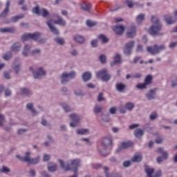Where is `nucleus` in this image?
<instances>
[{"instance_id":"f704fd0d","label":"nucleus","mask_w":177,"mask_h":177,"mask_svg":"<svg viewBox=\"0 0 177 177\" xmlns=\"http://www.w3.org/2000/svg\"><path fill=\"white\" fill-rule=\"evenodd\" d=\"M153 80V77L151 75H147L145 77V83L147 85H150V84H151V81Z\"/></svg>"},{"instance_id":"79ce46f5","label":"nucleus","mask_w":177,"mask_h":177,"mask_svg":"<svg viewBox=\"0 0 177 177\" xmlns=\"http://www.w3.org/2000/svg\"><path fill=\"white\" fill-rule=\"evenodd\" d=\"M12 68L16 71V74H19V71H20V65L12 64Z\"/></svg>"},{"instance_id":"052dcab7","label":"nucleus","mask_w":177,"mask_h":177,"mask_svg":"<svg viewBox=\"0 0 177 177\" xmlns=\"http://www.w3.org/2000/svg\"><path fill=\"white\" fill-rule=\"evenodd\" d=\"M4 77L7 80H9L10 78V74L8 72H4Z\"/></svg>"},{"instance_id":"ea45409f","label":"nucleus","mask_w":177,"mask_h":177,"mask_svg":"<svg viewBox=\"0 0 177 177\" xmlns=\"http://www.w3.org/2000/svg\"><path fill=\"white\" fill-rule=\"evenodd\" d=\"M97 23L95 22V21H93L91 20H87L86 21V25L88 26V27H93L95 26H96Z\"/></svg>"},{"instance_id":"49530a36","label":"nucleus","mask_w":177,"mask_h":177,"mask_svg":"<svg viewBox=\"0 0 177 177\" xmlns=\"http://www.w3.org/2000/svg\"><path fill=\"white\" fill-rule=\"evenodd\" d=\"M125 3H127L128 8H133V2H132V0H126Z\"/></svg>"},{"instance_id":"b1692460","label":"nucleus","mask_w":177,"mask_h":177,"mask_svg":"<svg viewBox=\"0 0 177 177\" xmlns=\"http://www.w3.org/2000/svg\"><path fill=\"white\" fill-rule=\"evenodd\" d=\"M21 49V44L19 42H17L12 45L11 50L14 52H19Z\"/></svg>"},{"instance_id":"8fccbe9b","label":"nucleus","mask_w":177,"mask_h":177,"mask_svg":"<svg viewBox=\"0 0 177 177\" xmlns=\"http://www.w3.org/2000/svg\"><path fill=\"white\" fill-rule=\"evenodd\" d=\"M102 120L104 121V122H110V117L109 115H102Z\"/></svg>"},{"instance_id":"f3484780","label":"nucleus","mask_w":177,"mask_h":177,"mask_svg":"<svg viewBox=\"0 0 177 177\" xmlns=\"http://www.w3.org/2000/svg\"><path fill=\"white\" fill-rule=\"evenodd\" d=\"M10 8V1H8L6 5V8L0 15V17H6V16H8V13H9Z\"/></svg>"},{"instance_id":"423d86ee","label":"nucleus","mask_w":177,"mask_h":177,"mask_svg":"<svg viewBox=\"0 0 177 177\" xmlns=\"http://www.w3.org/2000/svg\"><path fill=\"white\" fill-rule=\"evenodd\" d=\"M164 49H165V46L162 45L158 46L157 44L153 46H149L147 48V52L151 53V55H157V53H160V52H161V50H164Z\"/></svg>"},{"instance_id":"864d4df0","label":"nucleus","mask_w":177,"mask_h":177,"mask_svg":"<svg viewBox=\"0 0 177 177\" xmlns=\"http://www.w3.org/2000/svg\"><path fill=\"white\" fill-rule=\"evenodd\" d=\"M91 46L93 47V48H96V46H97V40L96 39H93L91 41Z\"/></svg>"},{"instance_id":"39448f33","label":"nucleus","mask_w":177,"mask_h":177,"mask_svg":"<svg viewBox=\"0 0 177 177\" xmlns=\"http://www.w3.org/2000/svg\"><path fill=\"white\" fill-rule=\"evenodd\" d=\"M41 39V33L35 32V33H26L21 37L22 41H28V39H33V41H39Z\"/></svg>"},{"instance_id":"ddd939ff","label":"nucleus","mask_w":177,"mask_h":177,"mask_svg":"<svg viewBox=\"0 0 177 177\" xmlns=\"http://www.w3.org/2000/svg\"><path fill=\"white\" fill-rule=\"evenodd\" d=\"M30 71H32L34 78L35 79H39L41 77H42V75H46V72H45L42 68H39L37 73H35L34 71H32V67H30Z\"/></svg>"},{"instance_id":"5fc2aeb1","label":"nucleus","mask_w":177,"mask_h":177,"mask_svg":"<svg viewBox=\"0 0 177 177\" xmlns=\"http://www.w3.org/2000/svg\"><path fill=\"white\" fill-rule=\"evenodd\" d=\"M157 118V113L153 112L150 115V119L151 120H156Z\"/></svg>"},{"instance_id":"58836bf2","label":"nucleus","mask_w":177,"mask_h":177,"mask_svg":"<svg viewBox=\"0 0 177 177\" xmlns=\"http://www.w3.org/2000/svg\"><path fill=\"white\" fill-rule=\"evenodd\" d=\"M3 59L4 60H10V59H12V53H6L3 55Z\"/></svg>"},{"instance_id":"dca6fc26","label":"nucleus","mask_w":177,"mask_h":177,"mask_svg":"<svg viewBox=\"0 0 177 177\" xmlns=\"http://www.w3.org/2000/svg\"><path fill=\"white\" fill-rule=\"evenodd\" d=\"M113 31L117 34L118 35H121L125 30V28H124V26H115L112 27Z\"/></svg>"},{"instance_id":"9d476101","label":"nucleus","mask_w":177,"mask_h":177,"mask_svg":"<svg viewBox=\"0 0 177 177\" xmlns=\"http://www.w3.org/2000/svg\"><path fill=\"white\" fill-rule=\"evenodd\" d=\"M156 151L162 156L157 158V162H162L164 160H167V158H168V153L167 151H164L162 148H158Z\"/></svg>"},{"instance_id":"cd10ccee","label":"nucleus","mask_w":177,"mask_h":177,"mask_svg":"<svg viewBox=\"0 0 177 177\" xmlns=\"http://www.w3.org/2000/svg\"><path fill=\"white\" fill-rule=\"evenodd\" d=\"M117 63H121V55H116L114 57V62L111 63V66H114V64Z\"/></svg>"},{"instance_id":"3c124183","label":"nucleus","mask_w":177,"mask_h":177,"mask_svg":"<svg viewBox=\"0 0 177 177\" xmlns=\"http://www.w3.org/2000/svg\"><path fill=\"white\" fill-rule=\"evenodd\" d=\"M1 171L3 174H8V172H10V169L6 167V166H3V169H1Z\"/></svg>"},{"instance_id":"4c0bfd02","label":"nucleus","mask_w":177,"mask_h":177,"mask_svg":"<svg viewBox=\"0 0 177 177\" xmlns=\"http://www.w3.org/2000/svg\"><path fill=\"white\" fill-rule=\"evenodd\" d=\"M99 39L102 40V42L103 44H106V42H109V39H107V37H106V36L103 35H100L98 36Z\"/></svg>"},{"instance_id":"69168bd1","label":"nucleus","mask_w":177,"mask_h":177,"mask_svg":"<svg viewBox=\"0 0 177 177\" xmlns=\"http://www.w3.org/2000/svg\"><path fill=\"white\" fill-rule=\"evenodd\" d=\"M41 176H42L43 177H50V176L49 174H48L46 173V171H42V172H41Z\"/></svg>"},{"instance_id":"7ed1b4c3","label":"nucleus","mask_w":177,"mask_h":177,"mask_svg":"<svg viewBox=\"0 0 177 177\" xmlns=\"http://www.w3.org/2000/svg\"><path fill=\"white\" fill-rule=\"evenodd\" d=\"M151 21L153 25L151 26L149 30V34L151 35H158V32L162 28V26L160 24V19L156 16H152Z\"/></svg>"},{"instance_id":"4be33fe9","label":"nucleus","mask_w":177,"mask_h":177,"mask_svg":"<svg viewBox=\"0 0 177 177\" xmlns=\"http://www.w3.org/2000/svg\"><path fill=\"white\" fill-rule=\"evenodd\" d=\"M15 31L16 28L15 27L0 28V32H15Z\"/></svg>"},{"instance_id":"473e14b6","label":"nucleus","mask_w":177,"mask_h":177,"mask_svg":"<svg viewBox=\"0 0 177 177\" xmlns=\"http://www.w3.org/2000/svg\"><path fill=\"white\" fill-rule=\"evenodd\" d=\"M143 20H145V14H140L136 17V21L138 24H140Z\"/></svg>"},{"instance_id":"bb28decb","label":"nucleus","mask_w":177,"mask_h":177,"mask_svg":"<svg viewBox=\"0 0 177 177\" xmlns=\"http://www.w3.org/2000/svg\"><path fill=\"white\" fill-rule=\"evenodd\" d=\"M28 110L31 111L33 115H37V111L34 109V104L32 103H29L26 105Z\"/></svg>"},{"instance_id":"6ab92c4d","label":"nucleus","mask_w":177,"mask_h":177,"mask_svg":"<svg viewBox=\"0 0 177 177\" xmlns=\"http://www.w3.org/2000/svg\"><path fill=\"white\" fill-rule=\"evenodd\" d=\"M81 8L83 9V10H85L86 12H89L91 10V8H92V3H88L85 2L81 3Z\"/></svg>"},{"instance_id":"20e7f679","label":"nucleus","mask_w":177,"mask_h":177,"mask_svg":"<svg viewBox=\"0 0 177 177\" xmlns=\"http://www.w3.org/2000/svg\"><path fill=\"white\" fill-rule=\"evenodd\" d=\"M30 154H31L30 152H26V156L24 157H21L19 155H17L16 157L17 158L20 160V161H23L24 162H28V164H38V162H39V158H30Z\"/></svg>"},{"instance_id":"774afa93","label":"nucleus","mask_w":177,"mask_h":177,"mask_svg":"<svg viewBox=\"0 0 177 177\" xmlns=\"http://www.w3.org/2000/svg\"><path fill=\"white\" fill-rule=\"evenodd\" d=\"M30 175H31L32 176H35V175H36L35 170H34V169H30Z\"/></svg>"},{"instance_id":"a18cd8bd","label":"nucleus","mask_w":177,"mask_h":177,"mask_svg":"<svg viewBox=\"0 0 177 177\" xmlns=\"http://www.w3.org/2000/svg\"><path fill=\"white\" fill-rule=\"evenodd\" d=\"M147 84H145V83H143V84H138L137 86H136V88L137 89H145L146 88V86Z\"/></svg>"},{"instance_id":"393cba45","label":"nucleus","mask_w":177,"mask_h":177,"mask_svg":"<svg viewBox=\"0 0 177 177\" xmlns=\"http://www.w3.org/2000/svg\"><path fill=\"white\" fill-rule=\"evenodd\" d=\"M82 78L84 82H86V81H89V80L92 78V74H91L89 72H86L83 74Z\"/></svg>"},{"instance_id":"4d7b16f0","label":"nucleus","mask_w":177,"mask_h":177,"mask_svg":"<svg viewBox=\"0 0 177 177\" xmlns=\"http://www.w3.org/2000/svg\"><path fill=\"white\" fill-rule=\"evenodd\" d=\"M43 160L44 161H49L50 160V156L48 154H44Z\"/></svg>"},{"instance_id":"37998d69","label":"nucleus","mask_w":177,"mask_h":177,"mask_svg":"<svg viewBox=\"0 0 177 177\" xmlns=\"http://www.w3.org/2000/svg\"><path fill=\"white\" fill-rule=\"evenodd\" d=\"M102 111V106L96 105L94 108V113L97 114L98 113H100Z\"/></svg>"},{"instance_id":"c756f323","label":"nucleus","mask_w":177,"mask_h":177,"mask_svg":"<svg viewBox=\"0 0 177 177\" xmlns=\"http://www.w3.org/2000/svg\"><path fill=\"white\" fill-rule=\"evenodd\" d=\"M23 17H24V15L12 17L11 19V21L12 23H16L17 21H19V20H20V19H23Z\"/></svg>"},{"instance_id":"6e6552de","label":"nucleus","mask_w":177,"mask_h":177,"mask_svg":"<svg viewBox=\"0 0 177 177\" xmlns=\"http://www.w3.org/2000/svg\"><path fill=\"white\" fill-rule=\"evenodd\" d=\"M75 77V72L72 71L70 73L64 72L62 73V84H66V82H68L69 80H71Z\"/></svg>"},{"instance_id":"72a5a7b5","label":"nucleus","mask_w":177,"mask_h":177,"mask_svg":"<svg viewBox=\"0 0 177 177\" xmlns=\"http://www.w3.org/2000/svg\"><path fill=\"white\" fill-rule=\"evenodd\" d=\"M31 94V91L28 90V88H21V95H25L26 96H28V95Z\"/></svg>"},{"instance_id":"a878e982","label":"nucleus","mask_w":177,"mask_h":177,"mask_svg":"<svg viewBox=\"0 0 177 177\" xmlns=\"http://www.w3.org/2000/svg\"><path fill=\"white\" fill-rule=\"evenodd\" d=\"M134 135L136 138H138L139 139H140V138L143 136V131L140 129H137L134 131Z\"/></svg>"},{"instance_id":"c85d7f7f","label":"nucleus","mask_w":177,"mask_h":177,"mask_svg":"<svg viewBox=\"0 0 177 177\" xmlns=\"http://www.w3.org/2000/svg\"><path fill=\"white\" fill-rule=\"evenodd\" d=\"M75 41H76V42H78L79 44H84L85 39H84V37L82 36H80V35H76L74 37Z\"/></svg>"},{"instance_id":"a211bd4d","label":"nucleus","mask_w":177,"mask_h":177,"mask_svg":"<svg viewBox=\"0 0 177 177\" xmlns=\"http://www.w3.org/2000/svg\"><path fill=\"white\" fill-rule=\"evenodd\" d=\"M165 19L167 24H174V23L177 21L176 17H172L170 15H165Z\"/></svg>"},{"instance_id":"338daca9","label":"nucleus","mask_w":177,"mask_h":177,"mask_svg":"<svg viewBox=\"0 0 177 177\" xmlns=\"http://www.w3.org/2000/svg\"><path fill=\"white\" fill-rule=\"evenodd\" d=\"M176 82H175V80H172L171 82V86L174 87V86H176L177 85V77L175 78Z\"/></svg>"},{"instance_id":"412c9836","label":"nucleus","mask_w":177,"mask_h":177,"mask_svg":"<svg viewBox=\"0 0 177 177\" xmlns=\"http://www.w3.org/2000/svg\"><path fill=\"white\" fill-rule=\"evenodd\" d=\"M142 158H143L142 156V153H138V154L135 155L133 158H131V161L133 162H140V161H142Z\"/></svg>"},{"instance_id":"0eeeda50","label":"nucleus","mask_w":177,"mask_h":177,"mask_svg":"<svg viewBox=\"0 0 177 177\" xmlns=\"http://www.w3.org/2000/svg\"><path fill=\"white\" fill-rule=\"evenodd\" d=\"M97 78H101L102 81H109L111 76L108 74L107 69H102L96 73Z\"/></svg>"},{"instance_id":"aec40b11","label":"nucleus","mask_w":177,"mask_h":177,"mask_svg":"<svg viewBox=\"0 0 177 177\" xmlns=\"http://www.w3.org/2000/svg\"><path fill=\"white\" fill-rule=\"evenodd\" d=\"M104 174H106V177H122L121 176V175L118 174H109V169L108 167H104Z\"/></svg>"},{"instance_id":"13d9d810","label":"nucleus","mask_w":177,"mask_h":177,"mask_svg":"<svg viewBox=\"0 0 177 177\" xmlns=\"http://www.w3.org/2000/svg\"><path fill=\"white\" fill-rule=\"evenodd\" d=\"M129 165H131V161L127 160L123 162V166L124 167H129Z\"/></svg>"},{"instance_id":"f8f14e48","label":"nucleus","mask_w":177,"mask_h":177,"mask_svg":"<svg viewBox=\"0 0 177 177\" xmlns=\"http://www.w3.org/2000/svg\"><path fill=\"white\" fill-rule=\"evenodd\" d=\"M135 45V41H131L127 43L124 48V53L125 55H131V52H132V48H133V46Z\"/></svg>"},{"instance_id":"2eb2a0df","label":"nucleus","mask_w":177,"mask_h":177,"mask_svg":"<svg viewBox=\"0 0 177 177\" xmlns=\"http://www.w3.org/2000/svg\"><path fill=\"white\" fill-rule=\"evenodd\" d=\"M133 146V142L132 141H129L126 142H122L121 144V147H119L116 152L118 153L121 149H129V147H132Z\"/></svg>"},{"instance_id":"680f3d73","label":"nucleus","mask_w":177,"mask_h":177,"mask_svg":"<svg viewBox=\"0 0 177 177\" xmlns=\"http://www.w3.org/2000/svg\"><path fill=\"white\" fill-rule=\"evenodd\" d=\"M115 111H117V109L115 108L112 107L110 109L111 114H115Z\"/></svg>"},{"instance_id":"9b49d317","label":"nucleus","mask_w":177,"mask_h":177,"mask_svg":"<svg viewBox=\"0 0 177 177\" xmlns=\"http://www.w3.org/2000/svg\"><path fill=\"white\" fill-rule=\"evenodd\" d=\"M70 118L72 120L70 123V127L75 128L80 124V116L75 113H73L70 115Z\"/></svg>"},{"instance_id":"c9c22d12","label":"nucleus","mask_w":177,"mask_h":177,"mask_svg":"<svg viewBox=\"0 0 177 177\" xmlns=\"http://www.w3.org/2000/svg\"><path fill=\"white\" fill-rule=\"evenodd\" d=\"M48 171H50V172H55V171H56V169H57V166L56 165V164H53L52 165H48Z\"/></svg>"},{"instance_id":"f03ea898","label":"nucleus","mask_w":177,"mask_h":177,"mask_svg":"<svg viewBox=\"0 0 177 177\" xmlns=\"http://www.w3.org/2000/svg\"><path fill=\"white\" fill-rule=\"evenodd\" d=\"M103 149H99L101 156H108L110 154L111 148L113 147V138L111 136H108L104 138L102 142Z\"/></svg>"},{"instance_id":"0e129e2a","label":"nucleus","mask_w":177,"mask_h":177,"mask_svg":"<svg viewBox=\"0 0 177 177\" xmlns=\"http://www.w3.org/2000/svg\"><path fill=\"white\" fill-rule=\"evenodd\" d=\"M11 93H12V92L10 91V90L7 89L5 91L6 96H10Z\"/></svg>"},{"instance_id":"c03bdc74","label":"nucleus","mask_w":177,"mask_h":177,"mask_svg":"<svg viewBox=\"0 0 177 177\" xmlns=\"http://www.w3.org/2000/svg\"><path fill=\"white\" fill-rule=\"evenodd\" d=\"M55 42H57V44H59V45H63L64 44V39L62 38H55Z\"/></svg>"},{"instance_id":"2f4dec72","label":"nucleus","mask_w":177,"mask_h":177,"mask_svg":"<svg viewBox=\"0 0 177 177\" xmlns=\"http://www.w3.org/2000/svg\"><path fill=\"white\" fill-rule=\"evenodd\" d=\"M30 49H31V47L29 46L28 45H26L24 46V51L22 53L23 55L24 56H28V52H30Z\"/></svg>"},{"instance_id":"603ef678","label":"nucleus","mask_w":177,"mask_h":177,"mask_svg":"<svg viewBox=\"0 0 177 177\" xmlns=\"http://www.w3.org/2000/svg\"><path fill=\"white\" fill-rule=\"evenodd\" d=\"M98 102H102L104 100V97H103V93H100L97 97Z\"/></svg>"},{"instance_id":"e433bc0d","label":"nucleus","mask_w":177,"mask_h":177,"mask_svg":"<svg viewBox=\"0 0 177 177\" xmlns=\"http://www.w3.org/2000/svg\"><path fill=\"white\" fill-rule=\"evenodd\" d=\"M77 135H85V133H88V129H80L77 130Z\"/></svg>"},{"instance_id":"bf43d9fd","label":"nucleus","mask_w":177,"mask_h":177,"mask_svg":"<svg viewBox=\"0 0 177 177\" xmlns=\"http://www.w3.org/2000/svg\"><path fill=\"white\" fill-rule=\"evenodd\" d=\"M139 124H133L129 126V129H135V128H138Z\"/></svg>"},{"instance_id":"7c9ffc66","label":"nucleus","mask_w":177,"mask_h":177,"mask_svg":"<svg viewBox=\"0 0 177 177\" xmlns=\"http://www.w3.org/2000/svg\"><path fill=\"white\" fill-rule=\"evenodd\" d=\"M116 89L118 92H122L124 89H125V85L122 84V83H118L116 84Z\"/></svg>"},{"instance_id":"a19ab883","label":"nucleus","mask_w":177,"mask_h":177,"mask_svg":"<svg viewBox=\"0 0 177 177\" xmlns=\"http://www.w3.org/2000/svg\"><path fill=\"white\" fill-rule=\"evenodd\" d=\"M133 107H135V105L133 104V103L128 102L126 104V109H127V110H132Z\"/></svg>"},{"instance_id":"f257e3e1","label":"nucleus","mask_w":177,"mask_h":177,"mask_svg":"<svg viewBox=\"0 0 177 177\" xmlns=\"http://www.w3.org/2000/svg\"><path fill=\"white\" fill-rule=\"evenodd\" d=\"M53 17L57 19H50L48 21L46 22L47 26H48L50 31L53 32V34H55V35H59V30L52 26V24H59V26H66V21L63 20V18H62L59 15H53Z\"/></svg>"},{"instance_id":"6e6d98bb","label":"nucleus","mask_w":177,"mask_h":177,"mask_svg":"<svg viewBox=\"0 0 177 177\" xmlns=\"http://www.w3.org/2000/svg\"><path fill=\"white\" fill-rule=\"evenodd\" d=\"M5 120V117L3 115H0V127H2L3 125V121Z\"/></svg>"},{"instance_id":"09e8293b","label":"nucleus","mask_w":177,"mask_h":177,"mask_svg":"<svg viewBox=\"0 0 177 177\" xmlns=\"http://www.w3.org/2000/svg\"><path fill=\"white\" fill-rule=\"evenodd\" d=\"M62 106L65 111H71V109H70V106H68V105L66 104H62Z\"/></svg>"},{"instance_id":"4468645a","label":"nucleus","mask_w":177,"mask_h":177,"mask_svg":"<svg viewBox=\"0 0 177 177\" xmlns=\"http://www.w3.org/2000/svg\"><path fill=\"white\" fill-rule=\"evenodd\" d=\"M136 35V26H129L127 29V38H133Z\"/></svg>"},{"instance_id":"e2e57ef3","label":"nucleus","mask_w":177,"mask_h":177,"mask_svg":"<svg viewBox=\"0 0 177 177\" xmlns=\"http://www.w3.org/2000/svg\"><path fill=\"white\" fill-rule=\"evenodd\" d=\"M36 53H41V50L36 49L31 52V55H35Z\"/></svg>"},{"instance_id":"5701e85b","label":"nucleus","mask_w":177,"mask_h":177,"mask_svg":"<svg viewBox=\"0 0 177 177\" xmlns=\"http://www.w3.org/2000/svg\"><path fill=\"white\" fill-rule=\"evenodd\" d=\"M156 89L150 90L149 93L147 94V97L149 100L155 99L156 97Z\"/></svg>"},{"instance_id":"1a4fd4ad","label":"nucleus","mask_w":177,"mask_h":177,"mask_svg":"<svg viewBox=\"0 0 177 177\" xmlns=\"http://www.w3.org/2000/svg\"><path fill=\"white\" fill-rule=\"evenodd\" d=\"M33 13L38 15V16H43V17H47L49 16V12L46 10L45 8L39 9V6H36L32 8Z\"/></svg>"},{"instance_id":"de8ad7c7","label":"nucleus","mask_w":177,"mask_h":177,"mask_svg":"<svg viewBox=\"0 0 177 177\" xmlns=\"http://www.w3.org/2000/svg\"><path fill=\"white\" fill-rule=\"evenodd\" d=\"M106 55H101L100 56V62H101V63H102V64L106 63Z\"/></svg>"}]
</instances>
